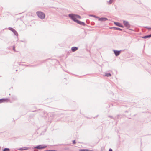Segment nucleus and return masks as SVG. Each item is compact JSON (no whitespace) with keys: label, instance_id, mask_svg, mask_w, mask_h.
I'll return each instance as SVG.
<instances>
[{"label":"nucleus","instance_id":"obj_27","mask_svg":"<svg viewBox=\"0 0 151 151\" xmlns=\"http://www.w3.org/2000/svg\"><path fill=\"white\" fill-rule=\"evenodd\" d=\"M55 150H46V151H55Z\"/></svg>","mask_w":151,"mask_h":151},{"label":"nucleus","instance_id":"obj_16","mask_svg":"<svg viewBox=\"0 0 151 151\" xmlns=\"http://www.w3.org/2000/svg\"><path fill=\"white\" fill-rule=\"evenodd\" d=\"M111 76V74L110 73H106L105 75V76H106L107 77Z\"/></svg>","mask_w":151,"mask_h":151},{"label":"nucleus","instance_id":"obj_26","mask_svg":"<svg viewBox=\"0 0 151 151\" xmlns=\"http://www.w3.org/2000/svg\"><path fill=\"white\" fill-rule=\"evenodd\" d=\"M12 48V47H9L7 48V49L8 50H11Z\"/></svg>","mask_w":151,"mask_h":151},{"label":"nucleus","instance_id":"obj_6","mask_svg":"<svg viewBox=\"0 0 151 151\" xmlns=\"http://www.w3.org/2000/svg\"><path fill=\"white\" fill-rule=\"evenodd\" d=\"M124 50H113V52L115 54V55L116 56H117L120 55L121 52L124 51Z\"/></svg>","mask_w":151,"mask_h":151},{"label":"nucleus","instance_id":"obj_35","mask_svg":"<svg viewBox=\"0 0 151 151\" xmlns=\"http://www.w3.org/2000/svg\"><path fill=\"white\" fill-rule=\"evenodd\" d=\"M33 151H38V150H34Z\"/></svg>","mask_w":151,"mask_h":151},{"label":"nucleus","instance_id":"obj_34","mask_svg":"<svg viewBox=\"0 0 151 151\" xmlns=\"http://www.w3.org/2000/svg\"><path fill=\"white\" fill-rule=\"evenodd\" d=\"M38 111H37V112H38ZM36 111V110H35V111H32V112H35V111Z\"/></svg>","mask_w":151,"mask_h":151},{"label":"nucleus","instance_id":"obj_9","mask_svg":"<svg viewBox=\"0 0 151 151\" xmlns=\"http://www.w3.org/2000/svg\"><path fill=\"white\" fill-rule=\"evenodd\" d=\"M98 18L99 21L102 22L106 21L108 20V19L106 17H101Z\"/></svg>","mask_w":151,"mask_h":151},{"label":"nucleus","instance_id":"obj_24","mask_svg":"<svg viewBox=\"0 0 151 151\" xmlns=\"http://www.w3.org/2000/svg\"><path fill=\"white\" fill-rule=\"evenodd\" d=\"M145 28L147 29H151V27H144Z\"/></svg>","mask_w":151,"mask_h":151},{"label":"nucleus","instance_id":"obj_39","mask_svg":"<svg viewBox=\"0 0 151 151\" xmlns=\"http://www.w3.org/2000/svg\"><path fill=\"white\" fill-rule=\"evenodd\" d=\"M150 37H151V34H150Z\"/></svg>","mask_w":151,"mask_h":151},{"label":"nucleus","instance_id":"obj_38","mask_svg":"<svg viewBox=\"0 0 151 151\" xmlns=\"http://www.w3.org/2000/svg\"><path fill=\"white\" fill-rule=\"evenodd\" d=\"M21 41L22 42H24V41H22V40H21Z\"/></svg>","mask_w":151,"mask_h":151},{"label":"nucleus","instance_id":"obj_28","mask_svg":"<svg viewBox=\"0 0 151 151\" xmlns=\"http://www.w3.org/2000/svg\"><path fill=\"white\" fill-rule=\"evenodd\" d=\"M121 116L120 114H118L117 115V119H119V117Z\"/></svg>","mask_w":151,"mask_h":151},{"label":"nucleus","instance_id":"obj_41","mask_svg":"<svg viewBox=\"0 0 151 151\" xmlns=\"http://www.w3.org/2000/svg\"><path fill=\"white\" fill-rule=\"evenodd\" d=\"M11 88H13V87H11Z\"/></svg>","mask_w":151,"mask_h":151},{"label":"nucleus","instance_id":"obj_14","mask_svg":"<svg viewBox=\"0 0 151 151\" xmlns=\"http://www.w3.org/2000/svg\"><path fill=\"white\" fill-rule=\"evenodd\" d=\"M141 37L143 39L148 38L151 37L150 35H146Z\"/></svg>","mask_w":151,"mask_h":151},{"label":"nucleus","instance_id":"obj_33","mask_svg":"<svg viewBox=\"0 0 151 151\" xmlns=\"http://www.w3.org/2000/svg\"><path fill=\"white\" fill-rule=\"evenodd\" d=\"M109 151H113V150H112L110 148L109 149Z\"/></svg>","mask_w":151,"mask_h":151},{"label":"nucleus","instance_id":"obj_36","mask_svg":"<svg viewBox=\"0 0 151 151\" xmlns=\"http://www.w3.org/2000/svg\"><path fill=\"white\" fill-rule=\"evenodd\" d=\"M98 116V115H97V116H95V117H94V118H97Z\"/></svg>","mask_w":151,"mask_h":151},{"label":"nucleus","instance_id":"obj_23","mask_svg":"<svg viewBox=\"0 0 151 151\" xmlns=\"http://www.w3.org/2000/svg\"><path fill=\"white\" fill-rule=\"evenodd\" d=\"M76 142L75 140H73V144H76Z\"/></svg>","mask_w":151,"mask_h":151},{"label":"nucleus","instance_id":"obj_13","mask_svg":"<svg viewBox=\"0 0 151 151\" xmlns=\"http://www.w3.org/2000/svg\"><path fill=\"white\" fill-rule=\"evenodd\" d=\"M24 65L26 67H36V66H37L38 65H37V64L34 65Z\"/></svg>","mask_w":151,"mask_h":151},{"label":"nucleus","instance_id":"obj_5","mask_svg":"<svg viewBox=\"0 0 151 151\" xmlns=\"http://www.w3.org/2000/svg\"><path fill=\"white\" fill-rule=\"evenodd\" d=\"M123 23L124 26L127 28V29L132 30L129 28L131 27V25L130 24L129 22L123 20Z\"/></svg>","mask_w":151,"mask_h":151},{"label":"nucleus","instance_id":"obj_3","mask_svg":"<svg viewBox=\"0 0 151 151\" xmlns=\"http://www.w3.org/2000/svg\"><path fill=\"white\" fill-rule=\"evenodd\" d=\"M36 14L38 17L42 19H43L45 18V14L42 12L40 11L37 12Z\"/></svg>","mask_w":151,"mask_h":151},{"label":"nucleus","instance_id":"obj_18","mask_svg":"<svg viewBox=\"0 0 151 151\" xmlns=\"http://www.w3.org/2000/svg\"><path fill=\"white\" fill-rule=\"evenodd\" d=\"M89 16L92 17H95L96 18H99V17H97L95 15L90 14Z\"/></svg>","mask_w":151,"mask_h":151},{"label":"nucleus","instance_id":"obj_31","mask_svg":"<svg viewBox=\"0 0 151 151\" xmlns=\"http://www.w3.org/2000/svg\"><path fill=\"white\" fill-rule=\"evenodd\" d=\"M86 22L87 23H88L89 22V21L88 20H86Z\"/></svg>","mask_w":151,"mask_h":151},{"label":"nucleus","instance_id":"obj_30","mask_svg":"<svg viewBox=\"0 0 151 151\" xmlns=\"http://www.w3.org/2000/svg\"><path fill=\"white\" fill-rule=\"evenodd\" d=\"M84 149H81L79 150V151H83Z\"/></svg>","mask_w":151,"mask_h":151},{"label":"nucleus","instance_id":"obj_25","mask_svg":"<svg viewBox=\"0 0 151 151\" xmlns=\"http://www.w3.org/2000/svg\"><path fill=\"white\" fill-rule=\"evenodd\" d=\"M119 27H122V28H124V26L122 25L121 24H120V25Z\"/></svg>","mask_w":151,"mask_h":151},{"label":"nucleus","instance_id":"obj_8","mask_svg":"<svg viewBox=\"0 0 151 151\" xmlns=\"http://www.w3.org/2000/svg\"><path fill=\"white\" fill-rule=\"evenodd\" d=\"M9 100V98H2L0 99V103L4 102H8Z\"/></svg>","mask_w":151,"mask_h":151},{"label":"nucleus","instance_id":"obj_29","mask_svg":"<svg viewBox=\"0 0 151 151\" xmlns=\"http://www.w3.org/2000/svg\"><path fill=\"white\" fill-rule=\"evenodd\" d=\"M84 149H81L79 150V151H83Z\"/></svg>","mask_w":151,"mask_h":151},{"label":"nucleus","instance_id":"obj_22","mask_svg":"<svg viewBox=\"0 0 151 151\" xmlns=\"http://www.w3.org/2000/svg\"><path fill=\"white\" fill-rule=\"evenodd\" d=\"M113 1V0H110L109 2V4H111Z\"/></svg>","mask_w":151,"mask_h":151},{"label":"nucleus","instance_id":"obj_2","mask_svg":"<svg viewBox=\"0 0 151 151\" xmlns=\"http://www.w3.org/2000/svg\"><path fill=\"white\" fill-rule=\"evenodd\" d=\"M38 113L41 116L44 117L45 119L48 118L49 120H51L53 118L52 113H47V112H45L42 109L38 111Z\"/></svg>","mask_w":151,"mask_h":151},{"label":"nucleus","instance_id":"obj_4","mask_svg":"<svg viewBox=\"0 0 151 151\" xmlns=\"http://www.w3.org/2000/svg\"><path fill=\"white\" fill-rule=\"evenodd\" d=\"M47 146L44 145V144H42V145H37L36 146L34 147L33 148L34 149H37L39 150H41L42 149H44L46 147H47Z\"/></svg>","mask_w":151,"mask_h":151},{"label":"nucleus","instance_id":"obj_11","mask_svg":"<svg viewBox=\"0 0 151 151\" xmlns=\"http://www.w3.org/2000/svg\"><path fill=\"white\" fill-rule=\"evenodd\" d=\"M78 49V47H77L74 46L71 47V51L73 52H74Z\"/></svg>","mask_w":151,"mask_h":151},{"label":"nucleus","instance_id":"obj_15","mask_svg":"<svg viewBox=\"0 0 151 151\" xmlns=\"http://www.w3.org/2000/svg\"><path fill=\"white\" fill-rule=\"evenodd\" d=\"M114 23L115 25H116V26L119 27L120 24H121V23L117 22H114Z\"/></svg>","mask_w":151,"mask_h":151},{"label":"nucleus","instance_id":"obj_17","mask_svg":"<svg viewBox=\"0 0 151 151\" xmlns=\"http://www.w3.org/2000/svg\"><path fill=\"white\" fill-rule=\"evenodd\" d=\"M10 149L8 148H5L3 150V151H10Z\"/></svg>","mask_w":151,"mask_h":151},{"label":"nucleus","instance_id":"obj_19","mask_svg":"<svg viewBox=\"0 0 151 151\" xmlns=\"http://www.w3.org/2000/svg\"><path fill=\"white\" fill-rule=\"evenodd\" d=\"M15 46L14 45H13V50L14 51V52H17L15 49Z\"/></svg>","mask_w":151,"mask_h":151},{"label":"nucleus","instance_id":"obj_12","mask_svg":"<svg viewBox=\"0 0 151 151\" xmlns=\"http://www.w3.org/2000/svg\"><path fill=\"white\" fill-rule=\"evenodd\" d=\"M29 149V147H24L19 148L18 150L20 151H23V150H28Z\"/></svg>","mask_w":151,"mask_h":151},{"label":"nucleus","instance_id":"obj_42","mask_svg":"<svg viewBox=\"0 0 151 151\" xmlns=\"http://www.w3.org/2000/svg\"><path fill=\"white\" fill-rule=\"evenodd\" d=\"M9 95H10V94H9Z\"/></svg>","mask_w":151,"mask_h":151},{"label":"nucleus","instance_id":"obj_21","mask_svg":"<svg viewBox=\"0 0 151 151\" xmlns=\"http://www.w3.org/2000/svg\"><path fill=\"white\" fill-rule=\"evenodd\" d=\"M71 51L70 50L69 51H68L67 54V55H69L70 53L71 52Z\"/></svg>","mask_w":151,"mask_h":151},{"label":"nucleus","instance_id":"obj_32","mask_svg":"<svg viewBox=\"0 0 151 151\" xmlns=\"http://www.w3.org/2000/svg\"><path fill=\"white\" fill-rule=\"evenodd\" d=\"M83 151H88V149H84Z\"/></svg>","mask_w":151,"mask_h":151},{"label":"nucleus","instance_id":"obj_1","mask_svg":"<svg viewBox=\"0 0 151 151\" xmlns=\"http://www.w3.org/2000/svg\"><path fill=\"white\" fill-rule=\"evenodd\" d=\"M68 17L73 21L80 25L84 26H87L84 22L81 21L77 19L78 18H81V17L78 15L71 13L69 14Z\"/></svg>","mask_w":151,"mask_h":151},{"label":"nucleus","instance_id":"obj_7","mask_svg":"<svg viewBox=\"0 0 151 151\" xmlns=\"http://www.w3.org/2000/svg\"><path fill=\"white\" fill-rule=\"evenodd\" d=\"M8 29L12 31L14 34L15 35L17 36L18 35V33L16 31L14 28L12 27H9Z\"/></svg>","mask_w":151,"mask_h":151},{"label":"nucleus","instance_id":"obj_10","mask_svg":"<svg viewBox=\"0 0 151 151\" xmlns=\"http://www.w3.org/2000/svg\"><path fill=\"white\" fill-rule=\"evenodd\" d=\"M110 29H114V30H118L120 31H122V29L121 28L115 27H110Z\"/></svg>","mask_w":151,"mask_h":151},{"label":"nucleus","instance_id":"obj_37","mask_svg":"<svg viewBox=\"0 0 151 151\" xmlns=\"http://www.w3.org/2000/svg\"><path fill=\"white\" fill-rule=\"evenodd\" d=\"M128 112V111L127 110L126 111H125V113H127Z\"/></svg>","mask_w":151,"mask_h":151},{"label":"nucleus","instance_id":"obj_20","mask_svg":"<svg viewBox=\"0 0 151 151\" xmlns=\"http://www.w3.org/2000/svg\"><path fill=\"white\" fill-rule=\"evenodd\" d=\"M108 117H110V118H111L112 119H113L114 120H115V118H114L112 116H110V115H109L108 116Z\"/></svg>","mask_w":151,"mask_h":151},{"label":"nucleus","instance_id":"obj_40","mask_svg":"<svg viewBox=\"0 0 151 151\" xmlns=\"http://www.w3.org/2000/svg\"><path fill=\"white\" fill-rule=\"evenodd\" d=\"M16 71H17V70H16Z\"/></svg>","mask_w":151,"mask_h":151}]
</instances>
